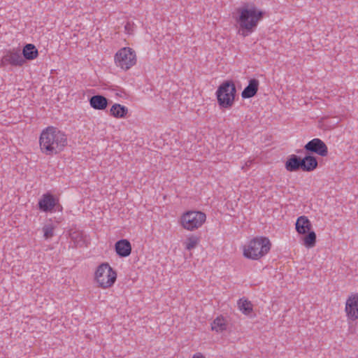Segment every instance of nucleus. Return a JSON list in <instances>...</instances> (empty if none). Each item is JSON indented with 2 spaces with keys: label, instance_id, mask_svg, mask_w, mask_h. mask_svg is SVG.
I'll list each match as a JSON object with an SVG mask.
<instances>
[{
  "label": "nucleus",
  "instance_id": "nucleus-1",
  "mask_svg": "<svg viewBox=\"0 0 358 358\" xmlns=\"http://www.w3.org/2000/svg\"><path fill=\"white\" fill-rule=\"evenodd\" d=\"M39 144L43 153L53 155L63 150L67 145V138L57 127H48L41 132Z\"/></svg>",
  "mask_w": 358,
  "mask_h": 358
},
{
  "label": "nucleus",
  "instance_id": "nucleus-2",
  "mask_svg": "<svg viewBox=\"0 0 358 358\" xmlns=\"http://www.w3.org/2000/svg\"><path fill=\"white\" fill-rule=\"evenodd\" d=\"M239 13L238 23L240 26L239 33L247 36L254 31L258 22L262 19L264 13L258 10L254 5H245L238 8Z\"/></svg>",
  "mask_w": 358,
  "mask_h": 358
},
{
  "label": "nucleus",
  "instance_id": "nucleus-3",
  "mask_svg": "<svg viewBox=\"0 0 358 358\" xmlns=\"http://www.w3.org/2000/svg\"><path fill=\"white\" fill-rule=\"evenodd\" d=\"M271 249V243L268 238L256 237L244 246L243 255L248 259L257 260L267 254Z\"/></svg>",
  "mask_w": 358,
  "mask_h": 358
},
{
  "label": "nucleus",
  "instance_id": "nucleus-4",
  "mask_svg": "<svg viewBox=\"0 0 358 358\" xmlns=\"http://www.w3.org/2000/svg\"><path fill=\"white\" fill-rule=\"evenodd\" d=\"M236 90L233 81L226 80L218 87L216 95L217 102L221 108H229L235 99Z\"/></svg>",
  "mask_w": 358,
  "mask_h": 358
},
{
  "label": "nucleus",
  "instance_id": "nucleus-5",
  "mask_svg": "<svg viewBox=\"0 0 358 358\" xmlns=\"http://www.w3.org/2000/svg\"><path fill=\"white\" fill-rule=\"evenodd\" d=\"M116 278V272L108 263H103L97 267L95 279L99 287L103 289L110 287L115 283Z\"/></svg>",
  "mask_w": 358,
  "mask_h": 358
},
{
  "label": "nucleus",
  "instance_id": "nucleus-6",
  "mask_svg": "<svg viewBox=\"0 0 358 358\" xmlns=\"http://www.w3.org/2000/svg\"><path fill=\"white\" fill-rule=\"evenodd\" d=\"M115 62L121 69H129L136 62L135 51L130 48H121L115 55Z\"/></svg>",
  "mask_w": 358,
  "mask_h": 358
},
{
  "label": "nucleus",
  "instance_id": "nucleus-7",
  "mask_svg": "<svg viewBox=\"0 0 358 358\" xmlns=\"http://www.w3.org/2000/svg\"><path fill=\"white\" fill-rule=\"evenodd\" d=\"M182 226L187 229L192 231L201 226V211H188L183 214L181 217Z\"/></svg>",
  "mask_w": 358,
  "mask_h": 358
},
{
  "label": "nucleus",
  "instance_id": "nucleus-8",
  "mask_svg": "<svg viewBox=\"0 0 358 358\" xmlns=\"http://www.w3.org/2000/svg\"><path fill=\"white\" fill-rule=\"evenodd\" d=\"M306 152L317 154L321 157H325L328 154V148L320 138H313L308 141L304 146Z\"/></svg>",
  "mask_w": 358,
  "mask_h": 358
},
{
  "label": "nucleus",
  "instance_id": "nucleus-9",
  "mask_svg": "<svg viewBox=\"0 0 358 358\" xmlns=\"http://www.w3.org/2000/svg\"><path fill=\"white\" fill-rule=\"evenodd\" d=\"M345 313L349 320L355 321L358 319V294H352L348 298Z\"/></svg>",
  "mask_w": 358,
  "mask_h": 358
},
{
  "label": "nucleus",
  "instance_id": "nucleus-10",
  "mask_svg": "<svg viewBox=\"0 0 358 358\" xmlns=\"http://www.w3.org/2000/svg\"><path fill=\"white\" fill-rule=\"evenodd\" d=\"M1 62L3 64H10L13 66H22L24 63V59L20 50H13L8 51L4 55Z\"/></svg>",
  "mask_w": 358,
  "mask_h": 358
},
{
  "label": "nucleus",
  "instance_id": "nucleus-11",
  "mask_svg": "<svg viewBox=\"0 0 358 358\" xmlns=\"http://www.w3.org/2000/svg\"><path fill=\"white\" fill-rule=\"evenodd\" d=\"M56 205V201L54 196L48 193L43 194L38 201L39 209L43 212H50L53 210Z\"/></svg>",
  "mask_w": 358,
  "mask_h": 358
},
{
  "label": "nucleus",
  "instance_id": "nucleus-12",
  "mask_svg": "<svg viewBox=\"0 0 358 358\" xmlns=\"http://www.w3.org/2000/svg\"><path fill=\"white\" fill-rule=\"evenodd\" d=\"M115 251L120 257H128L131 252V246L130 242L127 239L118 241L115 245Z\"/></svg>",
  "mask_w": 358,
  "mask_h": 358
},
{
  "label": "nucleus",
  "instance_id": "nucleus-13",
  "mask_svg": "<svg viewBox=\"0 0 358 358\" xmlns=\"http://www.w3.org/2000/svg\"><path fill=\"white\" fill-rule=\"evenodd\" d=\"M259 87V80L252 78L249 80L248 86L245 87L241 93L243 99H248L253 97L257 92Z\"/></svg>",
  "mask_w": 358,
  "mask_h": 358
},
{
  "label": "nucleus",
  "instance_id": "nucleus-14",
  "mask_svg": "<svg viewBox=\"0 0 358 358\" xmlns=\"http://www.w3.org/2000/svg\"><path fill=\"white\" fill-rule=\"evenodd\" d=\"M296 230L299 234H305L311 230L312 224L308 218L304 215L297 218L296 224Z\"/></svg>",
  "mask_w": 358,
  "mask_h": 358
},
{
  "label": "nucleus",
  "instance_id": "nucleus-15",
  "mask_svg": "<svg viewBox=\"0 0 358 358\" xmlns=\"http://www.w3.org/2000/svg\"><path fill=\"white\" fill-rule=\"evenodd\" d=\"M108 99L102 95H94L90 99V104L96 110H104L108 106Z\"/></svg>",
  "mask_w": 358,
  "mask_h": 358
},
{
  "label": "nucleus",
  "instance_id": "nucleus-16",
  "mask_svg": "<svg viewBox=\"0 0 358 358\" xmlns=\"http://www.w3.org/2000/svg\"><path fill=\"white\" fill-rule=\"evenodd\" d=\"M110 113L116 118H124L128 113V108L121 104L115 103L110 108Z\"/></svg>",
  "mask_w": 358,
  "mask_h": 358
},
{
  "label": "nucleus",
  "instance_id": "nucleus-17",
  "mask_svg": "<svg viewBox=\"0 0 358 358\" xmlns=\"http://www.w3.org/2000/svg\"><path fill=\"white\" fill-rule=\"evenodd\" d=\"M22 55L24 59L32 60L37 57L38 52L33 44L29 43L24 47Z\"/></svg>",
  "mask_w": 358,
  "mask_h": 358
},
{
  "label": "nucleus",
  "instance_id": "nucleus-18",
  "mask_svg": "<svg viewBox=\"0 0 358 358\" xmlns=\"http://www.w3.org/2000/svg\"><path fill=\"white\" fill-rule=\"evenodd\" d=\"M285 167L287 171L295 172L299 171V156L291 155L287 159Z\"/></svg>",
  "mask_w": 358,
  "mask_h": 358
},
{
  "label": "nucleus",
  "instance_id": "nucleus-19",
  "mask_svg": "<svg viewBox=\"0 0 358 358\" xmlns=\"http://www.w3.org/2000/svg\"><path fill=\"white\" fill-rule=\"evenodd\" d=\"M212 330L222 332L227 329V323L222 317H217L212 323Z\"/></svg>",
  "mask_w": 358,
  "mask_h": 358
},
{
  "label": "nucleus",
  "instance_id": "nucleus-20",
  "mask_svg": "<svg viewBox=\"0 0 358 358\" xmlns=\"http://www.w3.org/2000/svg\"><path fill=\"white\" fill-rule=\"evenodd\" d=\"M307 172L314 171L318 166V162L315 157L307 155L305 156Z\"/></svg>",
  "mask_w": 358,
  "mask_h": 358
},
{
  "label": "nucleus",
  "instance_id": "nucleus-21",
  "mask_svg": "<svg viewBox=\"0 0 358 358\" xmlns=\"http://www.w3.org/2000/svg\"><path fill=\"white\" fill-rule=\"evenodd\" d=\"M303 238V244L307 248H313L316 243V234L313 231L310 230Z\"/></svg>",
  "mask_w": 358,
  "mask_h": 358
},
{
  "label": "nucleus",
  "instance_id": "nucleus-22",
  "mask_svg": "<svg viewBox=\"0 0 358 358\" xmlns=\"http://www.w3.org/2000/svg\"><path fill=\"white\" fill-rule=\"evenodd\" d=\"M238 307L241 311L245 315H250L252 311V305L248 300L240 299L238 301Z\"/></svg>",
  "mask_w": 358,
  "mask_h": 358
},
{
  "label": "nucleus",
  "instance_id": "nucleus-23",
  "mask_svg": "<svg viewBox=\"0 0 358 358\" xmlns=\"http://www.w3.org/2000/svg\"><path fill=\"white\" fill-rule=\"evenodd\" d=\"M55 226L52 224H45L43 227V236L45 239L52 238L54 235Z\"/></svg>",
  "mask_w": 358,
  "mask_h": 358
},
{
  "label": "nucleus",
  "instance_id": "nucleus-24",
  "mask_svg": "<svg viewBox=\"0 0 358 358\" xmlns=\"http://www.w3.org/2000/svg\"><path fill=\"white\" fill-rule=\"evenodd\" d=\"M199 243V238L196 236H190L186 241V249L191 250L194 248Z\"/></svg>",
  "mask_w": 358,
  "mask_h": 358
},
{
  "label": "nucleus",
  "instance_id": "nucleus-25",
  "mask_svg": "<svg viewBox=\"0 0 358 358\" xmlns=\"http://www.w3.org/2000/svg\"><path fill=\"white\" fill-rule=\"evenodd\" d=\"M299 169H301L302 171L307 172L305 157L302 159H301L299 157Z\"/></svg>",
  "mask_w": 358,
  "mask_h": 358
},
{
  "label": "nucleus",
  "instance_id": "nucleus-26",
  "mask_svg": "<svg viewBox=\"0 0 358 358\" xmlns=\"http://www.w3.org/2000/svg\"><path fill=\"white\" fill-rule=\"evenodd\" d=\"M133 27H134L133 23H131L130 22H127V24L124 26V29L127 34H131V32L133 31Z\"/></svg>",
  "mask_w": 358,
  "mask_h": 358
},
{
  "label": "nucleus",
  "instance_id": "nucleus-27",
  "mask_svg": "<svg viewBox=\"0 0 358 358\" xmlns=\"http://www.w3.org/2000/svg\"><path fill=\"white\" fill-rule=\"evenodd\" d=\"M78 236H79V234L78 233H76V232L71 234V238L72 239H76Z\"/></svg>",
  "mask_w": 358,
  "mask_h": 358
},
{
  "label": "nucleus",
  "instance_id": "nucleus-28",
  "mask_svg": "<svg viewBox=\"0 0 358 358\" xmlns=\"http://www.w3.org/2000/svg\"><path fill=\"white\" fill-rule=\"evenodd\" d=\"M192 358H201V353L197 352L196 353Z\"/></svg>",
  "mask_w": 358,
  "mask_h": 358
},
{
  "label": "nucleus",
  "instance_id": "nucleus-29",
  "mask_svg": "<svg viewBox=\"0 0 358 358\" xmlns=\"http://www.w3.org/2000/svg\"><path fill=\"white\" fill-rule=\"evenodd\" d=\"M202 216H203V223H204L206 221V214L203 213Z\"/></svg>",
  "mask_w": 358,
  "mask_h": 358
},
{
  "label": "nucleus",
  "instance_id": "nucleus-30",
  "mask_svg": "<svg viewBox=\"0 0 358 358\" xmlns=\"http://www.w3.org/2000/svg\"><path fill=\"white\" fill-rule=\"evenodd\" d=\"M203 358H204V357H203Z\"/></svg>",
  "mask_w": 358,
  "mask_h": 358
}]
</instances>
